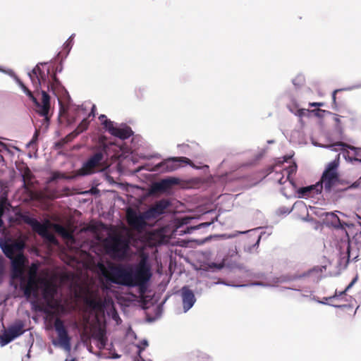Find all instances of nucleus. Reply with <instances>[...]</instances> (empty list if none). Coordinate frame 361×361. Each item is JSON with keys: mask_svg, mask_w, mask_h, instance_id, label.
Returning a JSON list of instances; mask_svg holds the SVG:
<instances>
[{"mask_svg": "<svg viewBox=\"0 0 361 361\" xmlns=\"http://www.w3.org/2000/svg\"><path fill=\"white\" fill-rule=\"evenodd\" d=\"M75 110L79 111L80 109L79 108H77Z\"/></svg>", "mask_w": 361, "mask_h": 361, "instance_id": "57", "label": "nucleus"}, {"mask_svg": "<svg viewBox=\"0 0 361 361\" xmlns=\"http://www.w3.org/2000/svg\"><path fill=\"white\" fill-rule=\"evenodd\" d=\"M333 146H338V147H342L343 148V147H349V148H351L350 147H349L347 144L344 143V142H338L336 143H335Z\"/></svg>", "mask_w": 361, "mask_h": 361, "instance_id": "45", "label": "nucleus"}, {"mask_svg": "<svg viewBox=\"0 0 361 361\" xmlns=\"http://www.w3.org/2000/svg\"><path fill=\"white\" fill-rule=\"evenodd\" d=\"M285 174L290 176L291 173H295L297 170V165L295 163H293L292 165L289 166L288 169H283Z\"/></svg>", "mask_w": 361, "mask_h": 361, "instance_id": "39", "label": "nucleus"}, {"mask_svg": "<svg viewBox=\"0 0 361 361\" xmlns=\"http://www.w3.org/2000/svg\"><path fill=\"white\" fill-rule=\"evenodd\" d=\"M210 224H211L210 222L202 223V224H199L197 227H195V228H202V227H207Z\"/></svg>", "mask_w": 361, "mask_h": 361, "instance_id": "50", "label": "nucleus"}, {"mask_svg": "<svg viewBox=\"0 0 361 361\" xmlns=\"http://www.w3.org/2000/svg\"><path fill=\"white\" fill-rule=\"evenodd\" d=\"M181 164H191L192 161L190 159L185 157H171L156 164L154 166L153 171L161 173L171 172L178 169Z\"/></svg>", "mask_w": 361, "mask_h": 361, "instance_id": "8", "label": "nucleus"}, {"mask_svg": "<svg viewBox=\"0 0 361 361\" xmlns=\"http://www.w3.org/2000/svg\"><path fill=\"white\" fill-rule=\"evenodd\" d=\"M59 85H60V82L56 77V73H51L49 88L51 87V90H54L55 87H56Z\"/></svg>", "mask_w": 361, "mask_h": 361, "instance_id": "33", "label": "nucleus"}, {"mask_svg": "<svg viewBox=\"0 0 361 361\" xmlns=\"http://www.w3.org/2000/svg\"><path fill=\"white\" fill-rule=\"evenodd\" d=\"M282 159V160H281V159H279L274 165L269 166L267 169V171L269 173L274 172L272 179L274 181L280 185H283L285 183H286L287 180H288V176H285L286 174L283 170H280L278 171L276 170V169L277 166L281 167L284 162L288 161V160L290 159V157L284 156Z\"/></svg>", "mask_w": 361, "mask_h": 361, "instance_id": "13", "label": "nucleus"}, {"mask_svg": "<svg viewBox=\"0 0 361 361\" xmlns=\"http://www.w3.org/2000/svg\"><path fill=\"white\" fill-rule=\"evenodd\" d=\"M61 115L63 114L66 117L68 121L70 122V123L73 122L75 121V118L71 117L69 112H67V113H65V112L61 113Z\"/></svg>", "mask_w": 361, "mask_h": 361, "instance_id": "43", "label": "nucleus"}, {"mask_svg": "<svg viewBox=\"0 0 361 361\" xmlns=\"http://www.w3.org/2000/svg\"><path fill=\"white\" fill-rule=\"evenodd\" d=\"M63 178H66V176L65 174H63L59 171H54L51 173V177L50 178V180L55 181V180H57L58 179H63Z\"/></svg>", "mask_w": 361, "mask_h": 361, "instance_id": "38", "label": "nucleus"}, {"mask_svg": "<svg viewBox=\"0 0 361 361\" xmlns=\"http://www.w3.org/2000/svg\"><path fill=\"white\" fill-rule=\"evenodd\" d=\"M69 361H75V359H72V360H71Z\"/></svg>", "mask_w": 361, "mask_h": 361, "instance_id": "59", "label": "nucleus"}, {"mask_svg": "<svg viewBox=\"0 0 361 361\" xmlns=\"http://www.w3.org/2000/svg\"><path fill=\"white\" fill-rule=\"evenodd\" d=\"M190 361H210V358L204 353H196L190 356Z\"/></svg>", "mask_w": 361, "mask_h": 361, "instance_id": "30", "label": "nucleus"}, {"mask_svg": "<svg viewBox=\"0 0 361 361\" xmlns=\"http://www.w3.org/2000/svg\"><path fill=\"white\" fill-rule=\"evenodd\" d=\"M290 110L300 118H302L304 116H307V114H310V110L305 109H300L296 110L295 111H293V110L291 109H290Z\"/></svg>", "mask_w": 361, "mask_h": 361, "instance_id": "37", "label": "nucleus"}, {"mask_svg": "<svg viewBox=\"0 0 361 361\" xmlns=\"http://www.w3.org/2000/svg\"><path fill=\"white\" fill-rule=\"evenodd\" d=\"M26 267H23L22 276L19 278H11L13 281H20V288L23 292L24 296L29 299L32 297L34 299L38 298L39 284H43L45 279L42 278H26L25 272Z\"/></svg>", "mask_w": 361, "mask_h": 361, "instance_id": "6", "label": "nucleus"}, {"mask_svg": "<svg viewBox=\"0 0 361 361\" xmlns=\"http://www.w3.org/2000/svg\"><path fill=\"white\" fill-rule=\"evenodd\" d=\"M37 233L52 243H56L57 242L55 236L48 231L47 227L44 224H42V227L40 228Z\"/></svg>", "mask_w": 361, "mask_h": 361, "instance_id": "24", "label": "nucleus"}, {"mask_svg": "<svg viewBox=\"0 0 361 361\" xmlns=\"http://www.w3.org/2000/svg\"><path fill=\"white\" fill-rule=\"evenodd\" d=\"M338 161L334 160L328 164L324 171L321 179L318 184L322 186V190L324 189L326 192H330L331 190L338 185L339 183V175L338 173Z\"/></svg>", "mask_w": 361, "mask_h": 361, "instance_id": "7", "label": "nucleus"}, {"mask_svg": "<svg viewBox=\"0 0 361 361\" xmlns=\"http://www.w3.org/2000/svg\"><path fill=\"white\" fill-rule=\"evenodd\" d=\"M338 307H347V305H340V306H338Z\"/></svg>", "mask_w": 361, "mask_h": 361, "instance_id": "56", "label": "nucleus"}, {"mask_svg": "<svg viewBox=\"0 0 361 361\" xmlns=\"http://www.w3.org/2000/svg\"><path fill=\"white\" fill-rule=\"evenodd\" d=\"M103 158V152H97L94 153L92 156H91L87 160L90 161L94 166V167H97V166L99 165Z\"/></svg>", "mask_w": 361, "mask_h": 361, "instance_id": "27", "label": "nucleus"}, {"mask_svg": "<svg viewBox=\"0 0 361 361\" xmlns=\"http://www.w3.org/2000/svg\"><path fill=\"white\" fill-rule=\"evenodd\" d=\"M19 85L23 92L29 97L32 101L36 107V112L43 118V124L48 126L52 114H50V96L44 91H42V102H39L37 98L33 95L32 92L21 82L19 81Z\"/></svg>", "mask_w": 361, "mask_h": 361, "instance_id": "5", "label": "nucleus"}, {"mask_svg": "<svg viewBox=\"0 0 361 361\" xmlns=\"http://www.w3.org/2000/svg\"><path fill=\"white\" fill-rule=\"evenodd\" d=\"M129 239L121 233H109L104 240L106 253L114 259H123L129 249Z\"/></svg>", "mask_w": 361, "mask_h": 361, "instance_id": "3", "label": "nucleus"}, {"mask_svg": "<svg viewBox=\"0 0 361 361\" xmlns=\"http://www.w3.org/2000/svg\"><path fill=\"white\" fill-rule=\"evenodd\" d=\"M209 267L210 268H214V269H222L224 267V264H222V263L216 264V263L212 262V263L209 264Z\"/></svg>", "mask_w": 361, "mask_h": 361, "instance_id": "42", "label": "nucleus"}, {"mask_svg": "<svg viewBox=\"0 0 361 361\" xmlns=\"http://www.w3.org/2000/svg\"><path fill=\"white\" fill-rule=\"evenodd\" d=\"M6 202L7 198L6 197H3L0 200V216H2L4 215Z\"/></svg>", "mask_w": 361, "mask_h": 361, "instance_id": "40", "label": "nucleus"}, {"mask_svg": "<svg viewBox=\"0 0 361 361\" xmlns=\"http://www.w3.org/2000/svg\"><path fill=\"white\" fill-rule=\"evenodd\" d=\"M24 323L18 320L15 324L9 326L1 336L0 343L2 346L7 345L16 338L21 336L25 332Z\"/></svg>", "mask_w": 361, "mask_h": 361, "instance_id": "12", "label": "nucleus"}, {"mask_svg": "<svg viewBox=\"0 0 361 361\" xmlns=\"http://www.w3.org/2000/svg\"><path fill=\"white\" fill-rule=\"evenodd\" d=\"M339 90H336L334 91L333 94H332V100H333V103L334 104H336V93L338 92Z\"/></svg>", "mask_w": 361, "mask_h": 361, "instance_id": "52", "label": "nucleus"}, {"mask_svg": "<svg viewBox=\"0 0 361 361\" xmlns=\"http://www.w3.org/2000/svg\"><path fill=\"white\" fill-rule=\"evenodd\" d=\"M16 216L18 219L30 225L35 232H37L38 230L42 227V224L41 223H39L36 219L30 217L28 214L18 213Z\"/></svg>", "mask_w": 361, "mask_h": 361, "instance_id": "19", "label": "nucleus"}, {"mask_svg": "<svg viewBox=\"0 0 361 361\" xmlns=\"http://www.w3.org/2000/svg\"><path fill=\"white\" fill-rule=\"evenodd\" d=\"M183 299V305L185 312L189 310L195 302V298L193 292L187 286H184L181 290Z\"/></svg>", "mask_w": 361, "mask_h": 361, "instance_id": "17", "label": "nucleus"}, {"mask_svg": "<svg viewBox=\"0 0 361 361\" xmlns=\"http://www.w3.org/2000/svg\"><path fill=\"white\" fill-rule=\"evenodd\" d=\"M324 225L336 229H343L348 224L342 221L334 212H325L322 215Z\"/></svg>", "mask_w": 361, "mask_h": 361, "instance_id": "15", "label": "nucleus"}, {"mask_svg": "<svg viewBox=\"0 0 361 361\" xmlns=\"http://www.w3.org/2000/svg\"><path fill=\"white\" fill-rule=\"evenodd\" d=\"M171 205L169 200L162 199L155 202L149 209L145 211L147 217L151 219L157 218L165 212V210Z\"/></svg>", "mask_w": 361, "mask_h": 361, "instance_id": "14", "label": "nucleus"}, {"mask_svg": "<svg viewBox=\"0 0 361 361\" xmlns=\"http://www.w3.org/2000/svg\"><path fill=\"white\" fill-rule=\"evenodd\" d=\"M335 121H336L337 123L340 122V119H339L338 118H336L335 119Z\"/></svg>", "mask_w": 361, "mask_h": 361, "instance_id": "55", "label": "nucleus"}, {"mask_svg": "<svg viewBox=\"0 0 361 361\" xmlns=\"http://www.w3.org/2000/svg\"><path fill=\"white\" fill-rule=\"evenodd\" d=\"M25 247V242L20 239H8L4 243L0 242V247L4 254L11 260V278L20 277L23 267L28 263V259L23 253Z\"/></svg>", "mask_w": 361, "mask_h": 361, "instance_id": "2", "label": "nucleus"}, {"mask_svg": "<svg viewBox=\"0 0 361 361\" xmlns=\"http://www.w3.org/2000/svg\"><path fill=\"white\" fill-rule=\"evenodd\" d=\"M3 224H4L3 220L1 219V216H0V228L3 226Z\"/></svg>", "mask_w": 361, "mask_h": 361, "instance_id": "54", "label": "nucleus"}, {"mask_svg": "<svg viewBox=\"0 0 361 361\" xmlns=\"http://www.w3.org/2000/svg\"><path fill=\"white\" fill-rule=\"evenodd\" d=\"M54 329L58 335L59 345L69 353L71 350V337L68 335L63 320L59 317H56L55 319Z\"/></svg>", "mask_w": 361, "mask_h": 361, "instance_id": "10", "label": "nucleus"}, {"mask_svg": "<svg viewBox=\"0 0 361 361\" xmlns=\"http://www.w3.org/2000/svg\"><path fill=\"white\" fill-rule=\"evenodd\" d=\"M105 345H106L105 339L103 337H101L99 339V348H104Z\"/></svg>", "mask_w": 361, "mask_h": 361, "instance_id": "51", "label": "nucleus"}, {"mask_svg": "<svg viewBox=\"0 0 361 361\" xmlns=\"http://www.w3.org/2000/svg\"><path fill=\"white\" fill-rule=\"evenodd\" d=\"M54 228L55 231L64 238L70 239L72 238L71 233L63 226L56 224Z\"/></svg>", "mask_w": 361, "mask_h": 361, "instance_id": "29", "label": "nucleus"}, {"mask_svg": "<svg viewBox=\"0 0 361 361\" xmlns=\"http://www.w3.org/2000/svg\"><path fill=\"white\" fill-rule=\"evenodd\" d=\"M352 187L353 188H358V187H361V178L360 179H358L357 181H355Z\"/></svg>", "mask_w": 361, "mask_h": 361, "instance_id": "49", "label": "nucleus"}, {"mask_svg": "<svg viewBox=\"0 0 361 361\" xmlns=\"http://www.w3.org/2000/svg\"><path fill=\"white\" fill-rule=\"evenodd\" d=\"M322 192V186L317 183L307 187H302L298 189V193L299 197L308 198L312 197L314 195Z\"/></svg>", "mask_w": 361, "mask_h": 361, "instance_id": "18", "label": "nucleus"}, {"mask_svg": "<svg viewBox=\"0 0 361 361\" xmlns=\"http://www.w3.org/2000/svg\"><path fill=\"white\" fill-rule=\"evenodd\" d=\"M355 279H353V280L352 281V282H351V283H350V284H349V285L345 288V289L343 291H342V292H341V293H340V295H343V294H345V293L348 289H350V288H351V286H353V284L354 283V282H355Z\"/></svg>", "mask_w": 361, "mask_h": 361, "instance_id": "46", "label": "nucleus"}, {"mask_svg": "<svg viewBox=\"0 0 361 361\" xmlns=\"http://www.w3.org/2000/svg\"><path fill=\"white\" fill-rule=\"evenodd\" d=\"M51 69L47 68L46 71L40 68V65H37L31 73H29L30 78L33 85L37 88H39L43 85H47L49 89Z\"/></svg>", "mask_w": 361, "mask_h": 361, "instance_id": "9", "label": "nucleus"}, {"mask_svg": "<svg viewBox=\"0 0 361 361\" xmlns=\"http://www.w3.org/2000/svg\"><path fill=\"white\" fill-rule=\"evenodd\" d=\"M102 125L104 126V128L106 130H107L110 134L112 133L114 128H116L114 125V122L109 119H108L107 121H105L104 123Z\"/></svg>", "mask_w": 361, "mask_h": 361, "instance_id": "36", "label": "nucleus"}, {"mask_svg": "<svg viewBox=\"0 0 361 361\" xmlns=\"http://www.w3.org/2000/svg\"><path fill=\"white\" fill-rule=\"evenodd\" d=\"M85 304L92 310H100L102 308L103 304L100 299L87 298Z\"/></svg>", "mask_w": 361, "mask_h": 361, "instance_id": "25", "label": "nucleus"}, {"mask_svg": "<svg viewBox=\"0 0 361 361\" xmlns=\"http://www.w3.org/2000/svg\"><path fill=\"white\" fill-rule=\"evenodd\" d=\"M325 112L324 110L317 109H312L310 110V113L313 114L317 117H322L323 114Z\"/></svg>", "mask_w": 361, "mask_h": 361, "instance_id": "41", "label": "nucleus"}, {"mask_svg": "<svg viewBox=\"0 0 361 361\" xmlns=\"http://www.w3.org/2000/svg\"><path fill=\"white\" fill-rule=\"evenodd\" d=\"M78 135H79L78 133H77L74 130L73 132H71V133L67 135L64 138H63L62 142L63 143H68V142L73 141Z\"/></svg>", "mask_w": 361, "mask_h": 361, "instance_id": "35", "label": "nucleus"}, {"mask_svg": "<svg viewBox=\"0 0 361 361\" xmlns=\"http://www.w3.org/2000/svg\"><path fill=\"white\" fill-rule=\"evenodd\" d=\"M133 132L130 127L125 126L123 128L116 127L111 135L117 137L121 140H126L129 138Z\"/></svg>", "mask_w": 361, "mask_h": 361, "instance_id": "21", "label": "nucleus"}, {"mask_svg": "<svg viewBox=\"0 0 361 361\" xmlns=\"http://www.w3.org/2000/svg\"><path fill=\"white\" fill-rule=\"evenodd\" d=\"M44 288L42 290V295L44 300L54 299L56 293V287L49 281H44L43 283Z\"/></svg>", "mask_w": 361, "mask_h": 361, "instance_id": "22", "label": "nucleus"}, {"mask_svg": "<svg viewBox=\"0 0 361 361\" xmlns=\"http://www.w3.org/2000/svg\"><path fill=\"white\" fill-rule=\"evenodd\" d=\"M89 124L90 121L87 120V118H83L75 130L80 135L87 129Z\"/></svg>", "mask_w": 361, "mask_h": 361, "instance_id": "31", "label": "nucleus"}, {"mask_svg": "<svg viewBox=\"0 0 361 361\" xmlns=\"http://www.w3.org/2000/svg\"><path fill=\"white\" fill-rule=\"evenodd\" d=\"M309 106H312V107H313V106L314 107H318V109H319V107L324 106V103H322V102H310L309 104Z\"/></svg>", "mask_w": 361, "mask_h": 361, "instance_id": "44", "label": "nucleus"}, {"mask_svg": "<svg viewBox=\"0 0 361 361\" xmlns=\"http://www.w3.org/2000/svg\"><path fill=\"white\" fill-rule=\"evenodd\" d=\"M99 121L102 122V124H104L105 121H107L108 118L106 117V115L104 114H101L99 116Z\"/></svg>", "mask_w": 361, "mask_h": 361, "instance_id": "47", "label": "nucleus"}, {"mask_svg": "<svg viewBox=\"0 0 361 361\" xmlns=\"http://www.w3.org/2000/svg\"><path fill=\"white\" fill-rule=\"evenodd\" d=\"M40 65L43 66H46V63H44V64L43 63H40Z\"/></svg>", "mask_w": 361, "mask_h": 361, "instance_id": "58", "label": "nucleus"}, {"mask_svg": "<svg viewBox=\"0 0 361 361\" xmlns=\"http://www.w3.org/2000/svg\"><path fill=\"white\" fill-rule=\"evenodd\" d=\"M360 248L361 231L356 233L350 240L341 241L338 244L339 265L345 267L350 261L356 260Z\"/></svg>", "mask_w": 361, "mask_h": 361, "instance_id": "4", "label": "nucleus"}, {"mask_svg": "<svg viewBox=\"0 0 361 361\" xmlns=\"http://www.w3.org/2000/svg\"><path fill=\"white\" fill-rule=\"evenodd\" d=\"M94 166L90 161H87L82 165V166L78 171V174L79 176H87L90 175L94 173L95 171Z\"/></svg>", "mask_w": 361, "mask_h": 361, "instance_id": "23", "label": "nucleus"}, {"mask_svg": "<svg viewBox=\"0 0 361 361\" xmlns=\"http://www.w3.org/2000/svg\"><path fill=\"white\" fill-rule=\"evenodd\" d=\"M53 300H45L46 304H44L39 302L37 299H34L30 302L32 309L35 311L44 312L49 317H54L56 315V312L52 310L55 307Z\"/></svg>", "mask_w": 361, "mask_h": 361, "instance_id": "16", "label": "nucleus"}, {"mask_svg": "<svg viewBox=\"0 0 361 361\" xmlns=\"http://www.w3.org/2000/svg\"><path fill=\"white\" fill-rule=\"evenodd\" d=\"M61 70H62V68L59 66L56 67L55 68L54 67H52V68L51 69V72L56 73V72H61Z\"/></svg>", "mask_w": 361, "mask_h": 361, "instance_id": "53", "label": "nucleus"}, {"mask_svg": "<svg viewBox=\"0 0 361 361\" xmlns=\"http://www.w3.org/2000/svg\"><path fill=\"white\" fill-rule=\"evenodd\" d=\"M34 176L31 172L30 169L28 167H26L23 173V179L24 180L25 185L26 183L29 184L30 182L32 181Z\"/></svg>", "mask_w": 361, "mask_h": 361, "instance_id": "32", "label": "nucleus"}, {"mask_svg": "<svg viewBox=\"0 0 361 361\" xmlns=\"http://www.w3.org/2000/svg\"><path fill=\"white\" fill-rule=\"evenodd\" d=\"M39 264L38 262L32 263L27 269V275L26 278H40L38 276Z\"/></svg>", "mask_w": 361, "mask_h": 361, "instance_id": "26", "label": "nucleus"}, {"mask_svg": "<svg viewBox=\"0 0 361 361\" xmlns=\"http://www.w3.org/2000/svg\"><path fill=\"white\" fill-rule=\"evenodd\" d=\"M176 183L177 180L175 178L163 179L153 185V190L155 191L165 192Z\"/></svg>", "mask_w": 361, "mask_h": 361, "instance_id": "20", "label": "nucleus"}, {"mask_svg": "<svg viewBox=\"0 0 361 361\" xmlns=\"http://www.w3.org/2000/svg\"><path fill=\"white\" fill-rule=\"evenodd\" d=\"M103 158V152H97L94 153L92 156H91L87 160L90 161L94 166V167H97V166L99 165Z\"/></svg>", "mask_w": 361, "mask_h": 361, "instance_id": "28", "label": "nucleus"}, {"mask_svg": "<svg viewBox=\"0 0 361 361\" xmlns=\"http://www.w3.org/2000/svg\"><path fill=\"white\" fill-rule=\"evenodd\" d=\"M6 270L5 259L0 255V284L2 283Z\"/></svg>", "mask_w": 361, "mask_h": 361, "instance_id": "34", "label": "nucleus"}, {"mask_svg": "<svg viewBox=\"0 0 361 361\" xmlns=\"http://www.w3.org/2000/svg\"><path fill=\"white\" fill-rule=\"evenodd\" d=\"M127 222L128 225L135 231H141L146 226V220L150 219L147 217L145 212L137 214L135 210L128 209L126 212Z\"/></svg>", "mask_w": 361, "mask_h": 361, "instance_id": "11", "label": "nucleus"}, {"mask_svg": "<svg viewBox=\"0 0 361 361\" xmlns=\"http://www.w3.org/2000/svg\"><path fill=\"white\" fill-rule=\"evenodd\" d=\"M95 110H96V106H95V105H93L92 107V109H91V112L88 115V117L92 116V118H94L95 116Z\"/></svg>", "mask_w": 361, "mask_h": 361, "instance_id": "48", "label": "nucleus"}, {"mask_svg": "<svg viewBox=\"0 0 361 361\" xmlns=\"http://www.w3.org/2000/svg\"><path fill=\"white\" fill-rule=\"evenodd\" d=\"M99 267L107 280L121 286L138 287L141 293H145L152 277L150 267L145 259H142L134 268L114 264H110L108 269L102 264Z\"/></svg>", "mask_w": 361, "mask_h": 361, "instance_id": "1", "label": "nucleus"}]
</instances>
